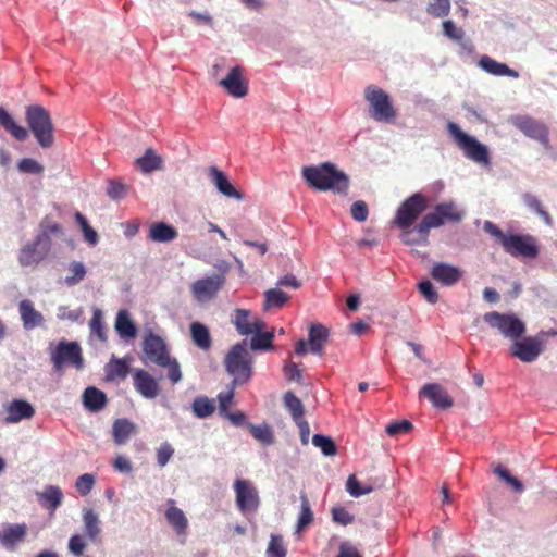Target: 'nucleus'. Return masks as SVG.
Wrapping results in <instances>:
<instances>
[{
  "label": "nucleus",
  "instance_id": "nucleus-1",
  "mask_svg": "<svg viewBox=\"0 0 557 557\" xmlns=\"http://www.w3.org/2000/svg\"><path fill=\"white\" fill-rule=\"evenodd\" d=\"M302 176L310 187L317 190H333L346 195L349 187L348 176L330 162L319 166H305Z\"/></svg>",
  "mask_w": 557,
  "mask_h": 557
},
{
  "label": "nucleus",
  "instance_id": "nucleus-2",
  "mask_svg": "<svg viewBox=\"0 0 557 557\" xmlns=\"http://www.w3.org/2000/svg\"><path fill=\"white\" fill-rule=\"evenodd\" d=\"M484 231L494 236L503 249L515 258H536L540 249L534 236L530 234H505L496 224L485 221Z\"/></svg>",
  "mask_w": 557,
  "mask_h": 557
},
{
  "label": "nucleus",
  "instance_id": "nucleus-3",
  "mask_svg": "<svg viewBox=\"0 0 557 557\" xmlns=\"http://www.w3.org/2000/svg\"><path fill=\"white\" fill-rule=\"evenodd\" d=\"M484 321L503 336L511 339L513 348H539L540 343L535 338H527L524 342H520L525 333V324L516 314L492 311L484 314Z\"/></svg>",
  "mask_w": 557,
  "mask_h": 557
},
{
  "label": "nucleus",
  "instance_id": "nucleus-4",
  "mask_svg": "<svg viewBox=\"0 0 557 557\" xmlns=\"http://www.w3.org/2000/svg\"><path fill=\"white\" fill-rule=\"evenodd\" d=\"M232 322L240 335L251 336L249 348H273L274 331H264L265 323L251 315V311L236 309Z\"/></svg>",
  "mask_w": 557,
  "mask_h": 557
},
{
  "label": "nucleus",
  "instance_id": "nucleus-5",
  "mask_svg": "<svg viewBox=\"0 0 557 557\" xmlns=\"http://www.w3.org/2000/svg\"><path fill=\"white\" fill-rule=\"evenodd\" d=\"M26 123L42 148H50L54 143V127L51 115L42 106L32 104L25 111Z\"/></svg>",
  "mask_w": 557,
  "mask_h": 557
},
{
  "label": "nucleus",
  "instance_id": "nucleus-6",
  "mask_svg": "<svg viewBox=\"0 0 557 557\" xmlns=\"http://www.w3.org/2000/svg\"><path fill=\"white\" fill-rule=\"evenodd\" d=\"M368 102L369 115L376 122L394 123L397 117V110L393 104L391 96L376 85H368L363 92Z\"/></svg>",
  "mask_w": 557,
  "mask_h": 557
},
{
  "label": "nucleus",
  "instance_id": "nucleus-7",
  "mask_svg": "<svg viewBox=\"0 0 557 557\" xmlns=\"http://www.w3.org/2000/svg\"><path fill=\"white\" fill-rule=\"evenodd\" d=\"M447 128L458 147L462 150L465 157L476 163H490V154L486 146L481 144L474 137L466 134L457 124L453 122L448 123Z\"/></svg>",
  "mask_w": 557,
  "mask_h": 557
},
{
  "label": "nucleus",
  "instance_id": "nucleus-8",
  "mask_svg": "<svg viewBox=\"0 0 557 557\" xmlns=\"http://www.w3.org/2000/svg\"><path fill=\"white\" fill-rule=\"evenodd\" d=\"M226 372L233 377L231 385L246 383L252 373V358L249 350H228L224 357Z\"/></svg>",
  "mask_w": 557,
  "mask_h": 557
},
{
  "label": "nucleus",
  "instance_id": "nucleus-9",
  "mask_svg": "<svg viewBox=\"0 0 557 557\" xmlns=\"http://www.w3.org/2000/svg\"><path fill=\"white\" fill-rule=\"evenodd\" d=\"M428 207L426 196L421 193H414L400 203L393 223L400 230H407L412 226L414 221Z\"/></svg>",
  "mask_w": 557,
  "mask_h": 557
},
{
  "label": "nucleus",
  "instance_id": "nucleus-10",
  "mask_svg": "<svg viewBox=\"0 0 557 557\" xmlns=\"http://www.w3.org/2000/svg\"><path fill=\"white\" fill-rule=\"evenodd\" d=\"M512 124L527 137L539 141L546 150H550L548 127L541 121L531 116L518 115L512 119Z\"/></svg>",
  "mask_w": 557,
  "mask_h": 557
},
{
  "label": "nucleus",
  "instance_id": "nucleus-11",
  "mask_svg": "<svg viewBox=\"0 0 557 557\" xmlns=\"http://www.w3.org/2000/svg\"><path fill=\"white\" fill-rule=\"evenodd\" d=\"M234 491L236 495V506L243 515L257 511L260 498L253 484L244 479H237L234 482Z\"/></svg>",
  "mask_w": 557,
  "mask_h": 557
},
{
  "label": "nucleus",
  "instance_id": "nucleus-12",
  "mask_svg": "<svg viewBox=\"0 0 557 557\" xmlns=\"http://www.w3.org/2000/svg\"><path fill=\"white\" fill-rule=\"evenodd\" d=\"M45 236L37 235L33 243L21 248L18 261L22 267H35L46 259L51 250V246L44 242Z\"/></svg>",
  "mask_w": 557,
  "mask_h": 557
},
{
  "label": "nucleus",
  "instance_id": "nucleus-13",
  "mask_svg": "<svg viewBox=\"0 0 557 557\" xmlns=\"http://www.w3.org/2000/svg\"><path fill=\"white\" fill-rule=\"evenodd\" d=\"M143 360L146 364L156 363L159 367L168 368V377L172 383H178L182 380L180 364L172 358L169 350H144Z\"/></svg>",
  "mask_w": 557,
  "mask_h": 557
},
{
  "label": "nucleus",
  "instance_id": "nucleus-14",
  "mask_svg": "<svg viewBox=\"0 0 557 557\" xmlns=\"http://www.w3.org/2000/svg\"><path fill=\"white\" fill-rule=\"evenodd\" d=\"M422 219L432 223V230L442 226L445 222H460L462 212L457 209L454 202H443L435 206L434 210L426 213Z\"/></svg>",
  "mask_w": 557,
  "mask_h": 557
},
{
  "label": "nucleus",
  "instance_id": "nucleus-15",
  "mask_svg": "<svg viewBox=\"0 0 557 557\" xmlns=\"http://www.w3.org/2000/svg\"><path fill=\"white\" fill-rule=\"evenodd\" d=\"M219 85L234 98H243L248 94V81L244 76V69L238 65L232 67Z\"/></svg>",
  "mask_w": 557,
  "mask_h": 557
},
{
  "label": "nucleus",
  "instance_id": "nucleus-16",
  "mask_svg": "<svg viewBox=\"0 0 557 557\" xmlns=\"http://www.w3.org/2000/svg\"><path fill=\"white\" fill-rule=\"evenodd\" d=\"M224 284V276L214 274L191 284V293L198 301L212 299Z\"/></svg>",
  "mask_w": 557,
  "mask_h": 557
},
{
  "label": "nucleus",
  "instance_id": "nucleus-17",
  "mask_svg": "<svg viewBox=\"0 0 557 557\" xmlns=\"http://www.w3.org/2000/svg\"><path fill=\"white\" fill-rule=\"evenodd\" d=\"M419 396L426 398L434 407L440 409L450 408L454 404L446 389L437 383L424 384L419 391Z\"/></svg>",
  "mask_w": 557,
  "mask_h": 557
},
{
  "label": "nucleus",
  "instance_id": "nucleus-18",
  "mask_svg": "<svg viewBox=\"0 0 557 557\" xmlns=\"http://www.w3.org/2000/svg\"><path fill=\"white\" fill-rule=\"evenodd\" d=\"M431 222L424 221L423 219L413 227L401 230L400 239L405 245L408 246H428L429 236L431 231Z\"/></svg>",
  "mask_w": 557,
  "mask_h": 557
},
{
  "label": "nucleus",
  "instance_id": "nucleus-19",
  "mask_svg": "<svg viewBox=\"0 0 557 557\" xmlns=\"http://www.w3.org/2000/svg\"><path fill=\"white\" fill-rule=\"evenodd\" d=\"M27 533L26 524H5L0 530V544L10 552L16 549L17 545L24 541Z\"/></svg>",
  "mask_w": 557,
  "mask_h": 557
},
{
  "label": "nucleus",
  "instance_id": "nucleus-20",
  "mask_svg": "<svg viewBox=\"0 0 557 557\" xmlns=\"http://www.w3.org/2000/svg\"><path fill=\"white\" fill-rule=\"evenodd\" d=\"M330 330L321 323H312L309 327L308 342L304 338L299 339L295 348H323L329 345Z\"/></svg>",
  "mask_w": 557,
  "mask_h": 557
},
{
  "label": "nucleus",
  "instance_id": "nucleus-21",
  "mask_svg": "<svg viewBox=\"0 0 557 557\" xmlns=\"http://www.w3.org/2000/svg\"><path fill=\"white\" fill-rule=\"evenodd\" d=\"M82 350H53L51 361L57 372H62L67 366H74L76 369H82L84 359L81 354Z\"/></svg>",
  "mask_w": 557,
  "mask_h": 557
},
{
  "label": "nucleus",
  "instance_id": "nucleus-22",
  "mask_svg": "<svg viewBox=\"0 0 557 557\" xmlns=\"http://www.w3.org/2000/svg\"><path fill=\"white\" fill-rule=\"evenodd\" d=\"M134 387L143 397L147 399H153L159 394V385L157 381L144 370L135 371Z\"/></svg>",
  "mask_w": 557,
  "mask_h": 557
},
{
  "label": "nucleus",
  "instance_id": "nucleus-23",
  "mask_svg": "<svg viewBox=\"0 0 557 557\" xmlns=\"http://www.w3.org/2000/svg\"><path fill=\"white\" fill-rule=\"evenodd\" d=\"M209 177L222 195L237 200H242L244 198V195L233 186L225 173L216 166L209 168Z\"/></svg>",
  "mask_w": 557,
  "mask_h": 557
},
{
  "label": "nucleus",
  "instance_id": "nucleus-24",
  "mask_svg": "<svg viewBox=\"0 0 557 557\" xmlns=\"http://www.w3.org/2000/svg\"><path fill=\"white\" fill-rule=\"evenodd\" d=\"M431 275L436 282L451 286L461 278L462 274L459 268L441 262L432 267Z\"/></svg>",
  "mask_w": 557,
  "mask_h": 557
},
{
  "label": "nucleus",
  "instance_id": "nucleus-25",
  "mask_svg": "<svg viewBox=\"0 0 557 557\" xmlns=\"http://www.w3.org/2000/svg\"><path fill=\"white\" fill-rule=\"evenodd\" d=\"M5 410L8 413L4 419L5 423H17L23 419H30L35 414L33 406L22 399H14L7 406Z\"/></svg>",
  "mask_w": 557,
  "mask_h": 557
},
{
  "label": "nucleus",
  "instance_id": "nucleus-26",
  "mask_svg": "<svg viewBox=\"0 0 557 557\" xmlns=\"http://www.w3.org/2000/svg\"><path fill=\"white\" fill-rule=\"evenodd\" d=\"M18 312L23 325L27 330L35 329L44 322L42 314L37 311L29 299H24L18 304Z\"/></svg>",
  "mask_w": 557,
  "mask_h": 557
},
{
  "label": "nucleus",
  "instance_id": "nucleus-27",
  "mask_svg": "<svg viewBox=\"0 0 557 557\" xmlns=\"http://www.w3.org/2000/svg\"><path fill=\"white\" fill-rule=\"evenodd\" d=\"M479 66L486 73L494 76H509L517 78L519 73L510 69L507 64L500 63L488 55H483L479 60Z\"/></svg>",
  "mask_w": 557,
  "mask_h": 557
},
{
  "label": "nucleus",
  "instance_id": "nucleus-28",
  "mask_svg": "<svg viewBox=\"0 0 557 557\" xmlns=\"http://www.w3.org/2000/svg\"><path fill=\"white\" fill-rule=\"evenodd\" d=\"M38 502L51 512L62 504L63 492L55 485H47L44 491L36 492Z\"/></svg>",
  "mask_w": 557,
  "mask_h": 557
},
{
  "label": "nucleus",
  "instance_id": "nucleus-29",
  "mask_svg": "<svg viewBox=\"0 0 557 557\" xmlns=\"http://www.w3.org/2000/svg\"><path fill=\"white\" fill-rule=\"evenodd\" d=\"M178 236L176 228L165 222L151 224L148 238L156 243H169Z\"/></svg>",
  "mask_w": 557,
  "mask_h": 557
},
{
  "label": "nucleus",
  "instance_id": "nucleus-30",
  "mask_svg": "<svg viewBox=\"0 0 557 557\" xmlns=\"http://www.w3.org/2000/svg\"><path fill=\"white\" fill-rule=\"evenodd\" d=\"M0 125L16 140L24 141L28 138V131L18 125L10 113L0 107Z\"/></svg>",
  "mask_w": 557,
  "mask_h": 557
},
{
  "label": "nucleus",
  "instance_id": "nucleus-31",
  "mask_svg": "<svg viewBox=\"0 0 557 557\" xmlns=\"http://www.w3.org/2000/svg\"><path fill=\"white\" fill-rule=\"evenodd\" d=\"M136 425L128 419H116L112 425V435L117 445L126 444L131 436L135 434Z\"/></svg>",
  "mask_w": 557,
  "mask_h": 557
},
{
  "label": "nucleus",
  "instance_id": "nucleus-32",
  "mask_svg": "<svg viewBox=\"0 0 557 557\" xmlns=\"http://www.w3.org/2000/svg\"><path fill=\"white\" fill-rule=\"evenodd\" d=\"M115 330L117 334L124 338H135L137 335V327L127 310H120L115 319Z\"/></svg>",
  "mask_w": 557,
  "mask_h": 557
},
{
  "label": "nucleus",
  "instance_id": "nucleus-33",
  "mask_svg": "<svg viewBox=\"0 0 557 557\" xmlns=\"http://www.w3.org/2000/svg\"><path fill=\"white\" fill-rule=\"evenodd\" d=\"M83 404L88 410L98 412L106 406L107 396L97 387L90 386L83 393Z\"/></svg>",
  "mask_w": 557,
  "mask_h": 557
},
{
  "label": "nucleus",
  "instance_id": "nucleus-34",
  "mask_svg": "<svg viewBox=\"0 0 557 557\" xmlns=\"http://www.w3.org/2000/svg\"><path fill=\"white\" fill-rule=\"evenodd\" d=\"M136 164L144 173H150L163 168L162 158L151 148L147 149L143 157L136 159Z\"/></svg>",
  "mask_w": 557,
  "mask_h": 557
},
{
  "label": "nucleus",
  "instance_id": "nucleus-35",
  "mask_svg": "<svg viewBox=\"0 0 557 557\" xmlns=\"http://www.w3.org/2000/svg\"><path fill=\"white\" fill-rule=\"evenodd\" d=\"M83 522L87 537L95 542L101 533L100 520L98 513L92 509H83Z\"/></svg>",
  "mask_w": 557,
  "mask_h": 557
},
{
  "label": "nucleus",
  "instance_id": "nucleus-36",
  "mask_svg": "<svg viewBox=\"0 0 557 557\" xmlns=\"http://www.w3.org/2000/svg\"><path fill=\"white\" fill-rule=\"evenodd\" d=\"M289 295L278 288H271L264 293L263 309H278L282 308L288 300Z\"/></svg>",
  "mask_w": 557,
  "mask_h": 557
},
{
  "label": "nucleus",
  "instance_id": "nucleus-37",
  "mask_svg": "<svg viewBox=\"0 0 557 557\" xmlns=\"http://www.w3.org/2000/svg\"><path fill=\"white\" fill-rule=\"evenodd\" d=\"M190 334L194 344L199 348H209L211 346L209 329L205 324L199 322L191 323Z\"/></svg>",
  "mask_w": 557,
  "mask_h": 557
},
{
  "label": "nucleus",
  "instance_id": "nucleus-38",
  "mask_svg": "<svg viewBox=\"0 0 557 557\" xmlns=\"http://www.w3.org/2000/svg\"><path fill=\"white\" fill-rule=\"evenodd\" d=\"M165 518L178 534L184 533L185 530L187 529V518L183 510H181L180 508L175 506L170 507L165 511Z\"/></svg>",
  "mask_w": 557,
  "mask_h": 557
},
{
  "label": "nucleus",
  "instance_id": "nucleus-39",
  "mask_svg": "<svg viewBox=\"0 0 557 557\" xmlns=\"http://www.w3.org/2000/svg\"><path fill=\"white\" fill-rule=\"evenodd\" d=\"M128 364L125 359L112 358L106 366L107 379L113 381L115 379H124L128 373Z\"/></svg>",
  "mask_w": 557,
  "mask_h": 557
},
{
  "label": "nucleus",
  "instance_id": "nucleus-40",
  "mask_svg": "<svg viewBox=\"0 0 557 557\" xmlns=\"http://www.w3.org/2000/svg\"><path fill=\"white\" fill-rule=\"evenodd\" d=\"M283 401L285 408L288 410L294 421L302 419L304 405L293 392L285 393Z\"/></svg>",
  "mask_w": 557,
  "mask_h": 557
},
{
  "label": "nucleus",
  "instance_id": "nucleus-41",
  "mask_svg": "<svg viewBox=\"0 0 557 557\" xmlns=\"http://www.w3.org/2000/svg\"><path fill=\"white\" fill-rule=\"evenodd\" d=\"M523 201L530 210L534 211L544 221L545 224H553L552 216L543 209L542 203L536 196L525 193L523 195Z\"/></svg>",
  "mask_w": 557,
  "mask_h": 557
},
{
  "label": "nucleus",
  "instance_id": "nucleus-42",
  "mask_svg": "<svg viewBox=\"0 0 557 557\" xmlns=\"http://www.w3.org/2000/svg\"><path fill=\"white\" fill-rule=\"evenodd\" d=\"M300 509L297 520V532H300L302 529L308 527L313 520V512L311 510L310 503L304 493L300 494Z\"/></svg>",
  "mask_w": 557,
  "mask_h": 557
},
{
  "label": "nucleus",
  "instance_id": "nucleus-43",
  "mask_svg": "<svg viewBox=\"0 0 557 557\" xmlns=\"http://www.w3.org/2000/svg\"><path fill=\"white\" fill-rule=\"evenodd\" d=\"M248 426L250 428L252 436L257 441H259L263 445L273 444L274 435H273L271 428L268 424L262 423L259 425H255V424L248 423Z\"/></svg>",
  "mask_w": 557,
  "mask_h": 557
},
{
  "label": "nucleus",
  "instance_id": "nucleus-44",
  "mask_svg": "<svg viewBox=\"0 0 557 557\" xmlns=\"http://www.w3.org/2000/svg\"><path fill=\"white\" fill-rule=\"evenodd\" d=\"M286 554L283 537L272 533L265 550L267 557H286Z\"/></svg>",
  "mask_w": 557,
  "mask_h": 557
},
{
  "label": "nucleus",
  "instance_id": "nucleus-45",
  "mask_svg": "<svg viewBox=\"0 0 557 557\" xmlns=\"http://www.w3.org/2000/svg\"><path fill=\"white\" fill-rule=\"evenodd\" d=\"M312 444L320 448L324 456H334L337 453V447L330 436L314 434L312 437Z\"/></svg>",
  "mask_w": 557,
  "mask_h": 557
},
{
  "label": "nucleus",
  "instance_id": "nucleus-46",
  "mask_svg": "<svg viewBox=\"0 0 557 557\" xmlns=\"http://www.w3.org/2000/svg\"><path fill=\"white\" fill-rule=\"evenodd\" d=\"M193 412L197 418L203 419L211 416L214 411L213 403L207 397H198L193 403Z\"/></svg>",
  "mask_w": 557,
  "mask_h": 557
},
{
  "label": "nucleus",
  "instance_id": "nucleus-47",
  "mask_svg": "<svg viewBox=\"0 0 557 557\" xmlns=\"http://www.w3.org/2000/svg\"><path fill=\"white\" fill-rule=\"evenodd\" d=\"M494 473L498 475L506 484H508L515 492L522 493L524 487L522 482L516 476L511 475L507 469L498 465L494 468Z\"/></svg>",
  "mask_w": 557,
  "mask_h": 557
},
{
  "label": "nucleus",
  "instance_id": "nucleus-48",
  "mask_svg": "<svg viewBox=\"0 0 557 557\" xmlns=\"http://www.w3.org/2000/svg\"><path fill=\"white\" fill-rule=\"evenodd\" d=\"M143 348H166V344L152 329L147 327L143 334Z\"/></svg>",
  "mask_w": 557,
  "mask_h": 557
},
{
  "label": "nucleus",
  "instance_id": "nucleus-49",
  "mask_svg": "<svg viewBox=\"0 0 557 557\" xmlns=\"http://www.w3.org/2000/svg\"><path fill=\"white\" fill-rule=\"evenodd\" d=\"M69 271L71 272V275L65 277V283L69 286L76 285L86 275V269L82 262H72L69 267Z\"/></svg>",
  "mask_w": 557,
  "mask_h": 557
},
{
  "label": "nucleus",
  "instance_id": "nucleus-50",
  "mask_svg": "<svg viewBox=\"0 0 557 557\" xmlns=\"http://www.w3.org/2000/svg\"><path fill=\"white\" fill-rule=\"evenodd\" d=\"M74 218L77 224L81 226L86 240L95 245L98 240V235L97 232L88 224L87 219L81 212H76Z\"/></svg>",
  "mask_w": 557,
  "mask_h": 557
},
{
  "label": "nucleus",
  "instance_id": "nucleus-51",
  "mask_svg": "<svg viewBox=\"0 0 557 557\" xmlns=\"http://www.w3.org/2000/svg\"><path fill=\"white\" fill-rule=\"evenodd\" d=\"M428 13L433 17H444L449 14L450 1L449 0H434L428 5Z\"/></svg>",
  "mask_w": 557,
  "mask_h": 557
},
{
  "label": "nucleus",
  "instance_id": "nucleus-52",
  "mask_svg": "<svg viewBox=\"0 0 557 557\" xmlns=\"http://www.w3.org/2000/svg\"><path fill=\"white\" fill-rule=\"evenodd\" d=\"M62 233V226L59 223L50 222L47 218L40 223V233L38 235H46L45 243L51 245L50 235H59Z\"/></svg>",
  "mask_w": 557,
  "mask_h": 557
},
{
  "label": "nucleus",
  "instance_id": "nucleus-53",
  "mask_svg": "<svg viewBox=\"0 0 557 557\" xmlns=\"http://www.w3.org/2000/svg\"><path fill=\"white\" fill-rule=\"evenodd\" d=\"M17 169L21 173L26 174H41L44 166L34 159L24 158L17 163Z\"/></svg>",
  "mask_w": 557,
  "mask_h": 557
},
{
  "label": "nucleus",
  "instance_id": "nucleus-54",
  "mask_svg": "<svg viewBox=\"0 0 557 557\" xmlns=\"http://www.w3.org/2000/svg\"><path fill=\"white\" fill-rule=\"evenodd\" d=\"M90 330L92 334H96L99 339H106V327L102 321V314L99 309L94 311L92 318L90 320Z\"/></svg>",
  "mask_w": 557,
  "mask_h": 557
},
{
  "label": "nucleus",
  "instance_id": "nucleus-55",
  "mask_svg": "<svg viewBox=\"0 0 557 557\" xmlns=\"http://www.w3.org/2000/svg\"><path fill=\"white\" fill-rule=\"evenodd\" d=\"M95 484V476L90 473L82 474L77 478L75 487L83 496L90 493Z\"/></svg>",
  "mask_w": 557,
  "mask_h": 557
},
{
  "label": "nucleus",
  "instance_id": "nucleus-56",
  "mask_svg": "<svg viewBox=\"0 0 557 557\" xmlns=\"http://www.w3.org/2000/svg\"><path fill=\"white\" fill-rule=\"evenodd\" d=\"M443 32L446 37L455 41H461L465 37L463 29L457 27L455 23L450 20L443 22Z\"/></svg>",
  "mask_w": 557,
  "mask_h": 557
},
{
  "label": "nucleus",
  "instance_id": "nucleus-57",
  "mask_svg": "<svg viewBox=\"0 0 557 557\" xmlns=\"http://www.w3.org/2000/svg\"><path fill=\"white\" fill-rule=\"evenodd\" d=\"M174 455L173 446L164 442L157 448V462L160 467H165Z\"/></svg>",
  "mask_w": 557,
  "mask_h": 557
},
{
  "label": "nucleus",
  "instance_id": "nucleus-58",
  "mask_svg": "<svg viewBox=\"0 0 557 557\" xmlns=\"http://www.w3.org/2000/svg\"><path fill=\"white\" fill-rule=\"evenodd\" d=\"M351 216L357 222H364L369 215V209L364 201L358 200L351 205Z\"/></svg>",
  "mask_w": 557,
  "mask_h": 557
},
{
  "label": "nucleus",
  "instance_id": "nucleus-59",
  "mask_svg": "<svg viewBox=\"0 0 557 557\" xmlns=\"http://www.w3.org/2000/svg\"><path fill=\"white\" fill-rule=\"evenodd\" d=\"M87 544L84 537L79 534L72 535L69 541V550L75 557H81Z\"/></svg>",
  "mask_w": 557,
  "mask_h": 557
},
{
  "label": "nucleus",
  "instance_id": "nucleus-60",
  "mask_svg": "<svg viewBox=\"0 0 557 557\" xmlns=\"http://www.w3.org/2000/svg\"><path fill=\"white\" fill-rule=\"evenodd\" d=\"M284 372L286 379L290 382L300 383L302 380L301 369L299 368V363L290 360L284 366Z\"/></svg>",
  "mask_w": 557,
  "mask_h": 557
},
{
  "label": "nucleus",
  "instance_id": "nucleus-61",
  "mask_svg": "<svg viewBox=\"0 0 557 557\" xmlns=\"http://www.w3.org/2000/svg\"><path fill=\"white\" fill-rule=\"evenodd\" d=\"M419 290L423 297L430 302L435 304L438 300V294L434 285L430 281H423L419 284Z\"/></svg>",
  "mask_w": 557,
  "mask_h": 557
},
{
  "label": "nucleus",
  "instance_id": "nucleus-62",
  "mask_svg": "<svg viewBox=\"0 0 557 557\" xmlns=\"http://www.w3.org/2000/svg\"><path fill=\"white\" fill-rule=\"evenodd\" d=\"M332 518L334 522L341 525H348L354 521V516L342 507H335L332 509Z\"/></svg>",
  "mask_w": 557,
  "mask_h": 557
},
{
  "label": "nucleus",
  "instance_id": "nucleus-63",
  "mask_svg": "<svg viewBox=\"0 0 557 557\" xmlns=\"http://www.w3.org/2000/svg\"><path fill=\"white\" fill-rule=\"evenodd\" d=\"M412 429V424L408 420L391 423L386 426V433L389 436H396L400 433H407Z\"/></svg>",
  "mask_w": 557,
  "mask_h": 557
},
{
  "label": "nucleus",
  "instance_id": "nucleus-64",
  "mask_svg": "<svg viewBox=\"0 0 557 557\" xmlns=\"http://www.w3.org/2000/svg\"><path fill=\"white\" fill-rule=\"evenodd\" d=\"M337 557H362L358 549L349 542H343L339 545Z\"/></svg>",
  "mask_w": 557,
  "mask_h": 557
}]
</instances>
